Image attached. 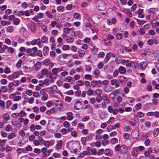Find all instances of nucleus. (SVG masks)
Listing matches in <instances>:
<instances>
[{
  "instance_id": "nucleus-1",
  "label": "nucleus",
  "mask_w": 159,
  "mask_h": 159,
  "mask_svg": "<svg viewBox=\"0 0 159 159\" xmlns=\"http://www.w3.org/2000/svg\"><path fill=\"white\" fill-rule=\"evenodd\" d=\"M121 62L123 65H125V66L128 67H131L133 64L134 63L133 61H131L129 60H126L125 59L122 60Z\"/></svg>"
},
{
  "instance_id": "nucleus-2",
  "label": "nucleus",
  "mask_w": 159,
  "mask_h": 159,
  "mask_svg": "<svg viewBox=\"0 0 159 159\" xmlns=\"http://www.w3.org/2000/svg\"><path fill=\"white\" fill-rule=\"evenodd\" d=\"M148 63L146 61H143L139 63L138 65V69L139 70H144L148 66Z\"/></svg>"
},
{
  "instance_id": "nucleus-3",
  "label": "nucleus",
  "mask_w": 159,
  "mask_h": 159,
  "mask_svg": "<svg viewBox=\"0 0 159 159\" xmlns=\"http://www.w3.org/2000/svg\"><path fill=\"white\" fill-rule=\"evenodd\" d=\"M98 9L100 11H103L106 8V6L105 3L102 1L100 2L97 6Z\"/></svg>"
},
{
  "instance_id": "nucleus-4",
  "label": "nucleus",
  "mask_w": 159,
  "mask_h": 159,
  "mask_svg": "<svg viewBox=\"0 0 159 159\" xmlns=\"http://www.w3.org/2000/svg\"><path fill=\"white\" fill-rule=\"evenodd\" d=\"M91 85L93 87L97 86L100 87L102 85V82L100 80H92L91 82Z\"/></svg>"
},
{
  "instance_id": "nucleus-5",
  "label": "nucleus",
  "mask_w": 159,
  "mask_h": 159,
  "mask_svg": "<svg viewBox=\"0 0 159 159\" xmlns=\"http://www.w3.org/2000/svg\"><path fill=\"white\" fill-rule=\"evenodd\" d=\"M55 143V140H51L50 141H45L44 142V145L46 147L48 148L50 146H52Z\"/></svg>"
},
{
  "instance_id": "nucleus-6",
  "label": "nucleus",
  "mask_w": 159,
  "mask_h": 159,
  "mask_svg": "<svg viewBox=\"0 0 159 159\" xmlns=\"http://www.w3.org/2000/svg\"><path fill=\"white\" fill-rule=\"evenodd\" d=\"M63 142L61 140L58 141L56 146L55 149L56 150H59L62 148Z\"/></svg>"
},
{
  "instance_id": "nucleus-7",
  "label": "nucleus",
  "mask_w": 159,
  "mask_h": 159,
  "mask_svg": "<svg viewBox=\"0 0 159 159\" xmlns=\"http://www.w3.org/2000/svg\"><path fill=\"white\" fill-rule=\"evenodd\" d=\"M139 153L137 148L134 147L132 148V151L131 152L132 155L134 157H136L138 155Z\"/></svg>"
},
{
  "instance_id": "nucleus-8",
  "label": "nucleus",
  "mask_w": 159,
  "mask_h": 159,
  "mask_svg": "<svg viewBox=\"0 0 159 159\" xmlns=\"http://www.w3.org/2000/svg\"><path fill=\"white\" fill-rule=\"evenodd\" d=\"M143 10L142 9H139L135 13L138 14V17L140 18H143L144 17V15L142 14L143 12Z\"/></svg>"
},
{
  "instance_id": "nucleus-9",
  "label": "nucleus",
  "mask_w": 159,
  "mask_h": 159,
  "mask_svg": "<svg viewBox=\"0 0 159 159\" xmlns=\"http://www.w3.org/2000/svg\"><path fill=\"white\" fill-rule=\"evenodd\" d=\"M113 151L110 148L106 149L105 150L104 154L107 156H111L113 154Z\"/></svg>"
},
{
  "instance_id": "nucleus-10",
  "label": "nucleus",
  "mask_w": 159,
  "mask_h": 159,
  "mask_svg": "<svg viewBox=\"0 0 159 159\" xmlns=\"http://www.w3.org/2000/svg\"><path fill=\"white\" fill-rule=\"evenodd\" d=\"M41 67V63L39 62H38L34 66V70L37 71L39 70Z\"/></svg>"
},
{
  "instance_id": "nucleus-11",
  "label": "nucleus",
  "mask_w": 159,
  "mask_h": 159,
  "mask_svg": "<svg viewBox=\"0 0 159 159\" xmlns=\"http://www.w3.org/2000/svg\"><path fill=\"white\" fill-rule=\"evenodd\" d=\"M76 145L77 148L75 149L74 150V152L75 154H77L80 152L81 147L80 145V143H77Z\"/></svg>"
},
{
  "instance_id": "nucleus-12",
  "label": "nucleus",
  "mask_w": 159,
  "mask_h": 159,
  "mask_svg": "<svg viewBox=\"0 0 159 159\" xmlns=\"http://www.w3.org/2000/svg\"><path fill=\"white\" fill-rule=\"evenodd\" d=\"M48 70L47 69L44 68L41 70V75H39V78H41L43 75H45L48 73Z\"/></svg>"
},
{
  "instance_id": "nucleus-13",
  "label": "nucleus",
  "mask_w": 159,
  "mask_h": 159,
  "mask_svg": "<svg viewBox=\"0 0 159 159\" xmlns=\"http://www.w3.org/2000/svg\"><path fill=\"white\" fill-rule=\"evenodd\" d=\"M131 135L132 137L134 139H138L139 137V132L136 130H134Z\"/></svg>"
},
{
  "instance_id": "nucleus-14",
  "label": "nucleus",
  "mask_w": 159,
  "mask_h": 159,
  "mask_svg": "<svg viewBox=\"0 0 159 159\" xmlns=\"http://www.w3.org/2000/svg\"><path fill=\"white\" fill-rule=\"evenodd\" d=\"M148 150L150 153H157L158 152V150L155 148H149Z\"/></svg>"
},
{
  "instance_id": "nucleus-15",
  "label": "nucleus",
  "mask_w": 159,
  "mask_h": 159,
  "mask_svg": "<svg viewBox=\"0 0 159 159\" xmlns=\"http://www.w3.org/2000/svg\"><path fill=\"white\" fill-rule=\"evenodd\" d=\"M93 74L94 75V77L96 78H98L100 74V72L98 69H95L93 72Z\"/></svg>"
},
{
  "instance_id": "nucleus-16",
  "label": "nucleus",
  "mask_w": 159,
  "mask_h": 159,
  "mask_svg": "<svg viewBox=\"0 0 159 159\" xmlns=\"http://www.w3.org/2000/svg\"><path fill=\"white\" fill-rule=\"evenodd\" d=\"M77 52L78 54L79 57H83L85 54V52L81 49L78 50Z\"/></svg>"
},
{
  "instance_id": "nucleus-17",
  "label": "nucleus",
  "mask_w": 159,
  "mask_h": 159,
  "mask_svg": "<svg viewBox=\"0 0 159 159\" xmlns=\"http://www.w3.org/2000/svg\"><path fill=\"white\" fill-rule=\"evenodd\" d=\"M73 113L71 112H69L66 113L67 119L69 120H71L73 119Z\"/></svg>"
},
{
  "instance_id": "nucleus-18",
  "label": "nucleus",
  "mask_w": 159,
  "mask_h": 159,
  "mask_svg": "<svg viewBox=\"0 0 159 159\" xmlns=\"http://www.w3.org/2000/svg\"><path fill=\"white\" fill-rule=\"evenodd\" d=\"M127 152V147L124 145H121V148L120 151V153L124 154Z\"/></svg>"
},
{
  "instance_id": "nucleus-19",
  "label": "nucleus",
  "mask_w": 159,
  "mask_h": 159,
  "mask_svg": "<svg viewBox=\"0 0 159 159\" xmlns=\"http://www.w3.org/2000/svg\"><path fill=\"white\" fill-rule=\"evenodd\" d=\"M3 119L5 120H8L10 119V115L7 113H4L2 115Z\"/></svg>"
},
{
  "instance_id": "nucleus-20",
  "label": "nucleus",
  "mask_w": 159,
  "mask_h": 159,
  "mask_svg": "<svg viewBox=\"0 0 159 159\" xmlns=\"http://www.w3.org/2000/svg\"><path fill=\"white\" fill-rule=\"evenodd\" d=\"M119 70L120 73L122 74H124L126 72V69L123 66H120L119 68Z\"/></svg>"
},
{
  "instance_id": "nucleus-21",
  "label": "nucleus",
  "mask_w": 159,
  "mask_h": 159,
  "mask_svg": "<svg viewBox=\"0 0 159 159\" xmlns=\"http://www.w3.org/2000/svg\"><path fill=\"white\" fill-rule=\"evenodd\" d=\"M121 148V145L120 144L116 145L114 149V151L116 152H119L120 153V151Z\"/></svg>"
},
{
  "instance_id": "nucleus-22",
  "label": "nucleus",
  "mask_w": 159,
  "mask_h": 159,
  "mask_svg": "<svg viewBox=\"0 0 159 159\" xmlns=\"http://www.w3.org/2000/svg\"><path fill=\"white\" fill-rule=\"evenodd\" d=\"M24 99L25 102H26L27 100H28V102L30 104L33 103L34 100V98L33 97H30V98L25 97L24 98Z\"/></svg>"
},
{
  "instance_id": "nucleus-23",
  "label": "nucleus",
  "mask_w": 159,
  "mask_h": 159,
  "mask_svg": "<svg viewBox=\"0 0 159 159\" xmlns=\"http://www.w3.org/2000/svg\"><path fill=\"white\" fill-rule=\"evenodd\" d=\"M95 93L97 96H101L102 91L101 89H97L94 91Z\"/></svg>"
},
{
  "instance_id": "nucleus-24",
  "label": "nucleus",
  "mask_w": 159,
  "mask_h": 159,
  "mask_svg": "<svg viewBox=\"0 0 159 159\" xmlns=\"http://www.w3.org/2000/svg\"><path fill=\"white\" fill-rule=\"evenodd\" d=\"M73 17L74 18L78 20H80L81 19V16L80 14L78 13H74Z\"/></svg>"
},
{
  "instance_id": "nucleus-25",
  "label": "nucleus",
  "mask_w": 159,
  "mask_h": 159,
  "mask_svg": "<svg viewBox=\"0 0 159 159\" xmlns=\"http://www.w3.org/2000/svg\"><path fill=\"white\" fill-rule=\"evenodd\" d=\"M126 101L128 103H132L134 102L135 99L133 97H127L126 99Z\"/></svg>"
},
{
  "instance_id": "nucleus-26",
  "label": "nucleus",
  "mask_w": 159,
  "mask_h": 159,
  "mask_svg": "<svg viewBox=\"0 0 159 159\" xmlns=\"http://www.w3.org/2000/svg\"><path fill=\"white\" fill-rule=\"evenodd\" d=\"M20 20L19 19L17 18H15L13 20V24L14 25H17L20 24Z\"/></svg>"
},
{
  "instance_id": "nucleus-27",
  "label": "nucleus",
  "mask_w": 159,
  "mask_h": 159,
  "mask_svg": "<svg viewBox=\"0 0 159 159\" xmlns=\"http://www.w3.org/2000/svg\"><path fill=\"white\" fill-rule=\"evenodd\" d=\"M87 152H88V153H89V154H90H90H93V151H94V153H96V152H97L94 149H92L91 148H90V147H88L87 148Z\"/></svg>"
},
{
  "instance_id": "nucleus-28",
  "label": "nucleus",
  "mask_w": 159,
  "mask_h": 159,
  "mask_svg": "<svg viewBox=\"0 0 159 159\" xmlns=\"http://www.w3.org/2000/svg\"><path fill=\"white\" fill-rule=\"evenodd\" d=\"M116 37L117 39L120 40L123 37L122 35L120 33H117L116 34Z\"/></svg>"
},
{
  "instance_id": "nucleus-29",
  "label": "nucleus",
  "mask_w": 159,
  "mask_h": 159,
  "mask_svg": "<svg viewBox=\"0 0 159 159\" xmlns=\"http://www.w3.org/2000/svg\"><path fill=\"white\" fill-rule=\"evenodd\" d=\"M79 105L80 106H81V102L79 101H76L74 104V109L77 110H79V108H78L77 105Z\"/></svg>"
},
{
  "instance_id": "nucleus-30",
  "label": "nucleus",
  "mask_w": 159,
  "mask_h": 159,
  "mask_svg": "<svg viewBox=\"0 0 159 159\" xmlns=\"http://www.w3.org/2000/svg\"><path fill=\"white\" fill-rule=\"evenodd\" d=\"M110 141L111 144H114L118 143V139L116 138H113L111 139Z\"/></svg>"
},
{
  "instance_id": "nucleus-31",
  "label": "nucleus",
  "mask_w": 159,
  "mask_h": 159,
  "mask_svg": "<svg viewBox=\"0 0 159 159\" xmlns=\"http://www.w3.org/2000/svg\"><path fill=\"white\" fill-rule=\"evenodd\" d=\"M87 139L85 137H82L81 139V142L83 145H86V144Z\"/></svg>"
},
{
  "instance_id": "nucleus-32",
  "label": "nucleus",
  "mask_w": 159,
  "mask_h": 159,
  "mask_svg": "<svg viewBox=\"0 0 159 159\" xmlns=\"http://www.w3.org/2000/svg\"><path fill=\"white\" fill-rule=\"evenodd\" d=\"M50 61L48 59H45L43 61V64L44 65L48 66L50 63Z\"/></svg>"
},
{
  "instance_id": "nucleus-33",
  "label": "nucleus",
  "mask_w": 159,
  "mask_h": 159,
  "mask_svg": "<svg viewBox=\"0 0 159 159\" xmlns=\"http://www.w3.org/2000/svg\"><path fill=\"white\" fill-rule=\"evenodd\" d=\"M84 78L86 80H88L90 81L92 80V76L89 74L85 75H84Z\"/></svg>"
},
{
  "instance_id": "nucleus-34",
  "label": "nucleus",
  "mask_w": 159,
  "mask_h": 159,
  "mask_svg": "<svg viewBox=\"0 0 159 159\" xmlns=\"http://www.w3.org/2000/svg\"><path fill=\"white\" fill-rule=\"evenodd\" d=\"M66 42L67 43H71L74 41V39L70 37H68L66 38Z\"/></svg>"
},
{
  "instance_id": "nucleus-35",
  "label": "nucleus",
  "mask_w": 159,
  "mask_h": 159,
  "mask_svg": "<svg viewBox=\"0 0 159 159\" xmlns=\"http://www.w3.org/2000/svg\"><path fill=\"white\" fill-rule=\"evenodd\" d=\"M16 137V134L14 133H12L9 134L7 136V138L8 139H11Z\"/></svg>"
},
{
  "instance_id": "nucleus-36",
  "label": "nucleus",
  "mask_w": 159,
  "mask_h": 159,
  "mask_svg": "<svg viewBox=\"0 0 159 159\" xmlns=\"http://www.w3.org/2000/svg\"><path fill=\"white\" fill-rule=\"evenodd\" d=\"M41 40L42 43H46L47 42L48 39L46 36H44L41 38Z\"/></svg>"
},
{
  "instance_id": "nucleus-37",
  "label": "nucleus",
  "mask_w": 159,
  "mask_h": 159,
  "mask_svg": "<svg viewBox=\"0 0 159 159\" xmlns=\"http://www.w3.org/2000/svg\"><path fill=\"white\" fill-rule=\"evenodd\" d=\"M109 141L107 140H103L102 141V144L104 146H105L109 143Z\"/></svg>"
},
{
  "instance_id": "nucleus-38",
  "label": "nucleus",
  "mask_w": 159,
  "mask_h": 159,
  "mask_svg": "<svg viewBox=\"0 0 159 159\" xmlns=\"http://www.w3.org/2000/svg\"><path fill=\"white\" fill-rule=\"evenodd\" d=\"M12 127L11 125H6L5 128V130L7 132H10L12 129Z\"/></svg>"
},
{
  "instance_id": "nucleus-39",
  "label": "nucleus",
  "mask_w": 159,
  "mask_h": 159,
  "mask_svg": "<svg viewBox=\"0 0 159 159\" xmlns=\"http://www.w3.org/2000/svg\"><path fill=\"white\" fill-rule=\"evenodd\" d=\"M10 22L7 21L2 20L1 22V24L2 26L9 25H10Z\"/></svg>"
},
{
  "instance_id": "nucleus-40",
  "label": "nucleus",
  "mask_w": 159,
  "mask_h": 159,
  "mask_svg": "<svg viewBox=\"0 0 159 159\" xmlns=\"http://www.w3.org/2000/svg\"><path fill=\"white\" fill-rule=\"evenodd\" d=\"M6 30L7 32L11 33L13 30V27L12 26H10L6 29Z\"/></svg>"
},
{
  "instance_id": "nucleus-41",
  "label": "nucleus",
  "mask_w": 159,
  "mask_h": 159,
  "mask_svg": "<svg viewBox=\"0 0 159 159\" xmlns=\"http://www.w3.org/2000/svg\"><path fill=\"white\" fill-rule=\"evenodd\" d=\"M53 104V102L52 101H49L46 103V106L48 108L51 107Z\"/></svg>"
},
{
  "instance_id": "nucleus-42",
  "label": "nucleus",
  "mask_w": 159,
  "mask_h": 159,
  "mask_svg": "<svg viewBox=\"0 0 159 159\" xmlns=\"http://www.w3.org/2000/svg\"><path fill=\"white\" fill-rule=\"evenodd\" d=\"M25 93L26 95L29 96H30L32 95L33 92L31 90L28 89L26 90Z\"/></svg>"
},
{
  "instance_id": "nucleus-43",
  "label": "nucleus",
  "mask_w": 159,
  "mask_h": 159,
  "mask_svg": "<svg viewBox=\"0 0 159 159\" xmlns=\"http://www.w3.org/2000/svg\"><path fill=\"white\" fill-rule=\"evenodd\" d=\"M85 67L86 71L89 72L91 71L92 70V67L89 65H85Z\"/></svg>"
},
{
  "instance_id": "nucleus-44",
  "label": "nucleus",
  "mask_w": 159,
  "mask_h": 159,
  "mask_svg": "<svg viewBox=\"0 0 159 159\" xmlns=\"http://www.w3.org/2000/svg\"><path fill=\"white\" fill-rule=\"evenodd\" d=\"M5 150L6 152H9L12 151V147L8 145H7L6 147Z\"/></svg>"
},
{
  "instance_id": "nucleus-45",
  "label": "nucleus",
  "mask_w": 159,
  "mask_h": 159,
  "mask_svg": "<svg viewBox=\"0 0 159 159\" xmlns=\"http://www.w3.org/2000/svg\"><path fill=\"white\" fill-rule=\"evenodd\" d=\"M141 99H143L144 101H145L148 100L150 98V97L148 95H147L145 96H142L141 97Z\"/></svg>"
},
{
  "instance_id": "nucleus-46",
  "label": "nucleus",
  "mask_w": 159,
  "mask_h": 159,
  "mask_svg": "<svg viewBox=\"0 0 159 159\" xmlns=\"http://www.w3.org/2000/svg\"><path fill=\"white\" fill-rule=\"evenodd\" d=\"M4 72L6 74H8L10 73V69L9 67H8L7 66H5V69L4 70Z\"/></svg>"
},
{
  "instance_id": "nucleus-47",
  "label": "nucleus",
  "mask_w": 159,
  "mask_h": 159,
  "mask_svg": "<svg viewBox=\"0 0 159 159\" xmlns=\"http://www.w3.org/2000/svg\"><path fill=\"white\" fill-rule=\"evenodd\" d=\"M8 90L9 91V92L10 93L13 92L14 90V89L13 88V86L12 84L10 83L8 85Z\"/></svg>"
},
{
  "instance_id": "nucleus-48",
  "label": "nucleus",
  "mask_w": 159,
  "mask_h": 159,
  "mask_svg": "<svg viewBox=\"0 0 159 159\" xmlns=\"http://www.w3.org/2000/svg\"><path fill=\"white\" fill-rule=\"evenodd\" d=\"M46 16L50 19H52L53 18L52 15L49 11L46 12Z\"/></svg>"
},
{
  "instance_id": "nucleus-49",
  "label": "nucleus",
  "mask_w": 159,
  "mask_h": 159,
  "mask_svg": "<svg viewBox=\"0 0 159 159\" xmlns=\"http://www.w3.org/2000/svg\"><path fill=\"white\" fill-rule=\"evenodd\" d=\"M49 50V48L47 46H45L43 48V51L44 55V54H46L47 52H48Z\"/></svg>"
},
{
  "instance_id": "nucleus-50",
  "label": "nucleus",
  "mask_w": 159,
  "mask_h": 159,
  "mask_svg": "<svg viewBox=\"0 0 159 159\" xmlns=\"http://www.w3.org/2000/svg\"><path fill=\"white\" fill-rule=\"evenodd\" d=\"M62 56L63 58L64 59H66L68 58L69 57L71 56V54H63L62 55Z\"/></svg>"
},
{
  "instance_id": "nucleus-51",
  "label": "nucleus",
  "mask_w": 159,
  "mask_h": 159,
  "mask_svg": "<svg viewBox=\"0 0 159 159\" xmlns=\"http://www.w3.org/2000/svg\"><path fill=\"white\" fill-rule=\"evenodd\" d=\"M48 89H51V90L50 91V92L51 93L52 91H55L57 89V87L56 85H53L50 87L48 88Z\"/></svg>"
},
{
  "instance_id": "nucleus-52",
  "label": "nucleus",
  "mask_w": 159,
  "mask_h": 159,
  "mask_svg": "<svg viewBox=\"0 0 159 159\" xmlns=\"http://www.w3.org/2000/svg\"><path fill=\"white\" fill-rule=\"evenodd\" d=\"M61 49L64 51L68 50L69 49V46L67 45H64L62 47Z\"/></svg>"
},
{
  "instance_id": "nucleus-53",
  "label": "nucleus",
  "mask_w": 159,
  "mask_h": 159,
  "mask_svg": "<svg viewBox=\"0 0 159 159\" xmlns=\"http://www.w3.org/2000/svg\"><path fill=\"white\" fill-rule=\"evenodd\" d=\"M150 140L148 139H146L144 142V144L146 146L150 145Z\"/></svg>"
},
{
  "instance_id": "nucleus-54",
  "label": "nucleus",
  "mask_w": 159,
  "mask_h": 159,
  "mask_svg": "<svg viewBox=\"0 0 159 159\" xmlns=\"http://www.w3.org/2000/svg\"><path fill=\"white\" fill-rule=\"evenodd\" d=\"M116 129L115 128L114 125H109L107 127V130L109 132L112 129Z\"/></svg>"
},
{
  "instance_id": "nucleus-55",
  "label": "nucleus",
  "mask_w": 159,
  "mask_h": 159,
  "mask_svg": "<svg viewBox=\"0 0 159 159\" xmlns=\"http://www.w3.org/2000/svg\"><path fill=\"white\" fill-rule=\"evenodd\" d=\"M77 127L80 129H83L84 127V125L82 123H80L78 124Z\"/></svg>"
},
{
  "instance_id": "nucleus-56",
  "label": "nucleus",
  "mask_w": 159,
  "mask_h": 159,
  "mask_svg": "<svg viewBox=\"0 0 159 159\" xmlns=\"http://www.w3.org/2000/svg\"><path fill=\"white\" fill-rule=\"evenodd\" d=\"M41 29L44 32H47L48 30L47 26L45 25H43L41 26Z\"/></svg>"
},
{
  "instance_id": "nucleus-57",
  "label": "nucleus",
  "mask_w": 159,
  "mask_h": 159,
  "mask_svg": "<svg viewBox=\"0 0 159 159\" xmlns=\"http://www.w3.org/2000/svg\"><path fill=\"white\" fill-rule=\"evenodd\" d=\"M64 10V7L62 6H58L57 7V10L59 12H63Z\"/></svg>"
},
{
  "instance_id": "nucleus-58",
  "label": "nucleus",
  "mask_w": 159,
  "mask_h": 159,
  "mask_svg": "<svg viewBox=\"0 0 159 159\" xmlns=\"http://www.w3.org/2000/svg\"><path fill=\"white\" fill-rule=\"evenodd\" d=\"M22 61L21 60H19L16 65V66L18 68H20L21 66Z\"/></svg>"
},
{
  "instance_id": "nucleus-59",
  "label": "nucleus",
  "mask_w": 159,
  "mask_h": 159,
  "mask_svg": "<svg viewBox=\"0 0 159 159\" xmlns=\"http://www.w3.org/2000/svg\"><path fill=\"white\" fill-rule=\"evenodd\" d=\"M96 101L98 103L100 102L102 100V98L101 96H97L96 98Z\"/></svg>"
},
{
  "instance_id": "nucleus-60",
  "label": "nucleus",
  "mask_w": 159,
  "mask_h": 159,
  "mask_svg": "<svg viewBox=\"0 0 159 159\" xmlns=\"http://www.w3.org/2000/svg\"><path fill=\"white\" fill-rule=\"evenodd\" d=\"M86 92L88 95L90 96L93 94V91L92 89H89L87 90Z\"/></svg>"
},
{
  "instance_id": "nucleus-61",
  "label": "nucleus",
  "mask_w": 159,
  "mask_h": 159,
  "mask_svg": "<svg viewBox=\"0 0 159 159\" xmlns=\"http://www.w3.org/2000/svg\"><path fill=\"white\" fill-rule=\"evenodd\" d=\"M19 81L18 80L14 81L12 83H10L13 86H18L19 84Z\"/></svg>"
},
{
  "instance_id": "nucleus-62",
  "label": "nucleus",
  "mask_w": 159,
  "mask_h": 159,
  "mask_svg": "<svg viewBox=\"0 0 159 159\" xmlns=\"http://www.w3.org/2000/svg\"><path fill=\"white\" fill-rule=\"evenodd\" d=\"M141 104L140 103H138L135 105V107L137 110H139L141 108Z\"/></svg>"
},
{
  "instance_id": "nucleus-63",
  "label": "nucleus",
  "mask_w": 159,
  "mask_h": 159,
  "mask_svg": "<svg viewBox=\"0 0 159 159\" xmlns=\"http://www.w3.org/2000/svg\"><path fill=\"white\" fill-rule=\"evenodd\" d=\"M70 87V84L67 83H66L63 84V87L66 89H68Z\"/></svg>"
},
{
  "instance_id": "nucleus-64",
  "label": "nucleus",
  "mask_w": 159,
  "mask_h": 159,
  "mask_svg": "<svg viewBox=\"0 0 159 159\" xmlns=\"http://www.w3.org/2000/svg\"><path fill=\"white\" fill-rule=\"evenodd\" d=\"M36 16L37 17L40 19H42L43 17V14L41 12L38 13Z\"/></svg>"
}]
</instances>
